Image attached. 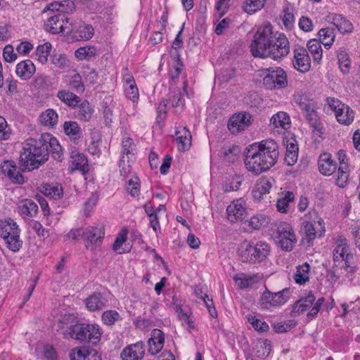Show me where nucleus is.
<instances>
[{
    "label": "nucleus",
    "mask_w": 360,
    "mask_h": 360,
    "mask_svg": "<svg viewBox=\"0 0 360 360\" xmlns=\"http://www.w3.org/2000/svg\"><path fill=\"white\" fill-rule=\"evenodd\" d=\"M316 110L317 109H314L313 111L308 112L305 115V117L311 127L317 131L321 133L322 125Z\"/></svg>",
    "instance_id": "864d4df0"
},
{
    "label": "nucleus",
    "mask_w": 360,
    "mask_h": 360,
    "mask_svg": "<svg viewBox=\"0 0 360 360\" xmlns=\"http://www.w3.org/2000/svg\"><path fill=\"white\" fill-rule=\"evenodd\" d=\"M290 295L291 292L289 288H284L279 292L272 293L270 307H278L284 304L289 300Z\"/></svg>",
    "instance_id": "4c0bfd02"
},
{
    "label": "nucleus",
    "mask_w": 360,
    "mask_h": 360,
    "mask_svg": "<svg viewBox=\"0 0 360 360\" xmlns=\"http://www.w3.org/2000/svg\"><path fill=\"white\" fill-rule=\"evenodd\" d=\"M269 223V219L263 215L253 216L249 221V225L255 230H259Z\"/></svg>",
    "instance_id": "6e6d98bb"
},
{
    "label": "nucleus",
    "mask_w": 360,
    "mask_h": 360,
    "mask_svg": "<svg viewBox=\"0 0 360 360\" xmlns=\"http://www.w3.org/2000/svg\"><path fill=\"white\" fill-rule=\"evenodd\" d=\"M120 319V314L115 310H108L103 313L102 320L108 326H111Z\"/></svg>",
    "instance_id": "13d9d810"
},
{
    "label": "nucleus",
    "mask_w": 360,
    "mask_h": 360,
    "mask_svg": "<svg viewBox=\"0 0 360 360\" xmlns=\"http://www.w3.org/2000/svg\"><path fill=\"white\" fill-rule=\"evenodd\" d=\"M276 33L270 24L258 28L250 44V51L255 57L266 58L274 43Z\"/></svg>",
    "instance_id": "7ed1b4c3"
},
{
    "label": "nucleus",
    "mask_w": 360,
    "mask_h": 360,
    "mask_svg": "<svg viewBox=\"0 0 360 360\" xmlns=\"http://www.w3.org/2000/svg\"><path fill=\"white\" fill-rule=\"evenodd\" d=\"M165 338L162 331L159 329H153L148 341V352L151 355L157 354L162 350Z\"/></svg>",
    "instance_id": "aec40b11"
},
{
    "label": "nucleus",
    "mask_w": 360,
    "mask_h": 360,
    "mask_svg": "<svg viewBox=\"0 0 360 360\" xmlns=\"http://www.w3.org/2000/svg\"><path fill=\"white\" fill-rule=\"evenodd\" d=\"M319 40L326 47H330L335 39V35L329 28H322L319 31Z\"/></svg>",
    "instance_id": "8fccbe9b"
},
{
    "label": "nucleus",
    "mask_w": 360,
    "mask_h": 360,
    "mask_svg": "<svg viewBox=\"0 0 360 360\" xmlns=\"http://www.w3.org/2000/svg\"><path fill=\"white\" fill-rule=\"evenodd\" d=\"M235 77V69L229 68L221 70L217 76L220 82H227Z\"/></svg>",
    "instance_id": "0e129e2a"
},
{
    "label": "nucleus",
    "mask_w": 360,
    "mask_h": 360,
    "mask_svg": "<svg viewBox=\"0 0 360 360\" xmlns=\"http://www.w3.org/2000/svg\"><path fill=\"white\" fill-rule=\"evenodd\" d=\"M145 354L143 342H138L127 347L121 353L123 360H140Z\"/></svg>",
    "instance_id": "6ab92c4d"
},
{
    "label": "nucleus",
    "mask_w": 360,
    "mask_h": 360,
    "mask_svg": "<svg viewBox=\"0 0 360 360\" xmlns=\"http://www.w3.org/2000/svg\"><path fill=\"white\" fill-rule=\"evenodd\" d=\"M71 29H72L73 38L76 40H89L94 34V30L90 25L82 24L77 28L71 27Z\"/></svg>",
    "instance_id": "c85d7f7f"
},
{
    "label": "nucleus",
    "mask_w": 360,
    "mask_h": 360,
    "mask_svg": "<svg viewBox=\"0 0 360 360\" xmlns=\"http://www.w3.org/2000/svg\"><path fill=\"white\" fill-rule=\"evenodd\" d=\"M38 211L37 205L32 200L25 199L21 202L18 207V212L23 217H33Z\"/></svg>",
    "instance_id": "7c9ffc66"
},
{
    "label": "nucleus",
    "mask_w": 360,
    "mask_h": 360,
    "mask_svg": "<svg viewBox=\"0 0 360 360\" xmlns=\"http://www.w3.org/2000/svg\"><path fill=\"white\" fill-rule=\"evenodd\" d=\"M72 160V169L82 171L84 173L86 172L88 168V160L83 153H80L77 150H73L70 156Z\"/></svg>",
    "instance_id": "cd10ccee"
},
{
    "label": "nucleus",
    "mask_w": 360,
    "mask_h": 360,
    "mask_svg": "<svg viewBox=\"0 0 360 360\" xmlns=\"http://www.w3.org/2000/svg\"><path fill=\"white\" fill-rule=\"evenodd\" d=\"M295 195L292 192L287 191L285 195L281 198H278L276 203L278 211L282 213H286L288 212V207L289 202L294 200Z\"/></svg>",
    "instance_id": "09e8293b"
},
{
    "label": "nucleus",
    "mask_w": 360,
    "mask_h": 360,
    "mask_svg": "<svg viewBox=\"0 0 360 360\" xmlns=\"http://www.w3.org/2000/svg\"><path fill=\"white\" fill-rule=\"evenodd\" d=\"M3 56L6 62L11 63L16 60L17 55L13 51V48L11 45H7L3 51Z\"/></svg>",
    "instance_id": "774afa93"
},
{
    "label": "nucleus",
    "mask_w": 360,
    "mask_h": 360,
    "mask_svg": "<svg viewBox=\"0 0 360 360\" xmlns=\"http://www.w3.org/2000/svg\"><path fill=\"white\" fill-rule=\"evenodd\" d=\"M0 236L4 238L9 250L18 252L22 246L20 229L16 222L11 219L0 221Z\"/></svg>",
    "instance_id": "423d86ee"
},
{
    "label": "nucleus",
    "mask_w": 360,
    "mask_h": 360,
    "mask_svg": "<svg viewBox=\"0 0 360 360\" xmlns=\"http://www.w3.org/2000/svg\"><path fill=\"white\" fill-rule=\"evenodd\" d=\"M47 160L48 148L43 134L39 139H30L23 143L19 158V165L22 171L37 169Z\"/></svg>",
    "instance_id": "f03ea898"
},
{
    "label": "nucleus",
    "mask_w": 360,
    "mask_h": 360,
    "mask_svg": "<svg viewBox=\"0 0 360 360\" xmlns=\"http://www.w3.org/2000/svg\"><path fill=\"white\" fill-rule=\"evenodd\" d=\"M310 266L307 263L297 267L296 273L294 275L295 281L300 284L303 285L309 281V272Z\"/></svg>",
    "instance_id": "a19ab883"
},
{
    "label": "nucleus",
    "mask_w": 360,
    "mask_h": 360,
    "mask_svg": "<svg viewBox=\"0 0 360 360\" xmlns=\"http://www.w3.org/2000/svg\"><path fill=\"white\" fill-rule=\"evenodd\" d=\"M41 193L46 196H50L53 198H60L63 195L61 187L45 184L42 186Z\"/></svg>",
    "instance_id": "603ef678"
},
{
    "label": "nucleus",
    "mask_w": 360,
    "mask_h": 360,
    "mask_svg": "<svg viewBox=\"0 0 360 360\" xmlns=\"http://www.w3.org/2000/svg\"><path fill=\"white\" fill-rule=\"evenodd\" d=\"M63 335L66 339H72L80 342H91L96 344L100 341L102 333L98 325L77 323L71 325L63 331Z\"/></svg>",
    "instance_id": "39448f33"
},
{
    "label": "nucleus",
    "mask_w": 360,
    "mask_h": 360,
    "mask_svg": "<svg viewBox=\"0 0 360 360\" xmlns=\"http://www.w3.org/2000/svg\"><path fill=\"white\" fill-rule=\"evenodd\" d=\"M307 49L314 61L319 63L322 58V48L321 42L317 39H310L307 43Z\"/></svg>",
    "instance_id": "79ce46f5"
},
{
    "label": "nucleus",
    "mask_w": 360,
    "mask_h": 360,
    "mask_svg": "<svg viewBox=\"0 0 360 360\" xmlns=\"http://www.w3.org/2000/svg\"><path fill=\"white\" fill-rule=\"evenodd\" d=\"M258 278L259 276L257 275L243 276V274H236L233 277V280L241 289L252 288L259 281Z\"/></svg>",
    "instance_id": "c9c22d12"
},
{
    "label": "nucleus",
    "mask_w": 360,
    "mask_h": 360,
    "mask_svg": "<svg viewBox=\"0 0 360 360\" xmlns=\"http://www.w3.org/2000/svg\"><path fill=\"white\" fill-rule=\"evenodd\" d=\"M139 179L136 177L134 179H131L129 181L128 186H127V191L131 196L136 197L138 196L140 192L139 190Z\"/></svg>",
    "instance_id": "bf43d9fd"
},
{
    "label": "nucleus",
    "mask_w": 360,
    "mask_h": 360,
    "mask_svg": "<svg viewBox=\"0 0 360 360\" xmlns=\"http://www.w3.org/2000/svg\"><path fill=\"white\" fill-rule=\"evenodd\" d=\"M176 136L179 149L182 151L188 150L192 142V136L189 130L186 127H183L176 131Z\"/></svg>",
    "instance_id": "a878e982"
},
{
    "label": "nucleus",
    "mask_w": 360,
    "mask_h": 360,
    "mask_svg": "<svg viewBox=\"0 0 360 360\" xmlns=\"http://www.w3.org/2000/svg\"><path fill=\"white\" fill-rule=\"evenodd\" d=\"M272 187L271 181L266 178L261 179L255 185L252 191V195L255 199L260 200L263 195L269 193Z\"/></svg>",
    "instance_id": "2f4dec72"
},
{
    "label": "nucleus",
    "mask_w": 360,
    "mask_h": 360,
    "mask_svg": "<svg viewBox=\"0 0 360 360\" xmlns=\"http://www.w3.org/2000/svg\"><path fill=\"white\" fill-rule=\"evenodd\" d=\"M338 60L340 70L344 74H347L349 71L350 68V60L347 53L343 49H340L338 52Z\"/></svg>",
    "instance_id": "de8ad7c7"
},
{
    "label": "nucleus",
    "mask_w": 360,
    "mask_h": 360,
    "mask_svg": "<svg viewBox=\"0 0 360 360\" xmlns=\"http://www.w3.org/2000/svg\"><path fill=\"white\" fill-rule=\"evenodd\" d=\"M133 140L128 137L123 140L122 141V155L125 156L127 158L130 159L129 155L133 156L131 151L133 150Z\"/></svg>",
    "instance_id": "69168bd1"
},
{
    "label": "nucleus",
    "mask_w": 360,
    "mask_h": 360,
    "mask_svg": "<svg viewBox=\"0 0 360 360\" xmlns=\"http://www.w3.org/2000/svg\"><path fill=\"white\" fill-rule=\"evenodd\" d=\"M247 319L248 321L256 330L259 332H266L269 330V325L266 322L257 319L255 316L248 315Z\"/></svg>",
    "instance_id": "4d7b16f0"
},
{
    "label": "nucleus",
    "mask_w": 360,
    "mask_h": 360,
    "mask_svg": "<svg viewBox=\"0 0 360 360\" xmlns=\"http://www.w3.org/2000/svg\"><path fill=\"white\" fill-rule=\"evenodd\" d=\"M43 139L48 148V156L51 154L53 159L58 162L63 160L62 148L58 140L49 134H44Z\"/></svg>",
    "instance_id": "4be33fe9"
},
{
    "label": "nucleus",
    "mask_w": 360,
    "mask_h": 360,
    "mask_svg": "<svg viewBox=\"0 0 360 360\" xmlns=\"http://www.w3.org/2000/svg\"><path fill=\"white\" fill-rule=\"evenodd\" d=\"M1 171L13 183H24V177L20 172L16 171V165L14 162L10 160L4 161L1 165Z\"/></svg>",
    "instance_id": "412c9836"
},
{
    "label": "nucleus",
    "mask_w": 360,
    "mask_h": 360,
    "mask_svg": "<svg viewBox=\"0 0 360 360\" xmlns=\"http://www.w3.org/2000/svg\"><path fill=\"white\" fill-rule=\"evenodd\" d=\"M332 23L342 34L349 33L353 30L352 24L341 15H335Z\"/></svg>",
    "instance_id": "72a5a7b5"
},
{
    "label": "nucleus",
    "mask_w": 360,
    "mask_h": 360,
    "mask_svg": "<svg viewBox=\"0 0 360 360\" xmlns=\"http://www.w3.org/2000/svg\"><path fill=\"white\" fill-rule=\"evenodd\" d=\"M228 219L231 222L243 221L247 216L245 203L242 199L233 200L226 208Z\"/></svg>",
    "instance_id": "2eb2a0df"
},
{
    "label": "nucleus",
    "mask_w": 360,
    "mask_h": 360,
    "mask_svg": "<svg viewBox=\"0 0 360 360\" xmlns=\"http://www.w3.org/2000/svg\"><path fill=\"white\" fill-rule=\"evenodd\" d=\"M337 155L340 166L335 176V184L339 187L344 188L347 185L349 178L348 166L346 162L347 155L343 150H340Z\"/></svg>",
    "instance_id": "dca6fc26"
},
{
    "label": "nucleus",
    "mask_w": 360,
    "mask_h": 360,
    "mask_svg": "<svg viewBox=\"0 0 360 360\" xmlns=\"http://www.w3.org/2000/svg\"><path fill=\"white\" fill-rule=\"evenodd\" d=\"M36 71L35 65L30 60L18 63L16 65V75L23 80L30 79Z\"/></svg>",
    "instance_id": "5701e85b"
},
{
    "label": "nucleus",
    "mask_w": 360,
    "mask_h": 360,
    "mask_svg": "<svg viewBox=\"0 0 360 360\" xmlns=\"http://www.w3.org/2000/svg\"><path fill=\"white\" fill-rule=\"evenodd\" d=\"M333 260L335 265H339L340 262H345L344 268L346 271H351L352 262L353 260V255L351 252L350 248L347 243L345 238H340L338 241V244L333 250Z\"/></svg>",
    "instance_id": "9d476101"
},
{
    "label": "nucleus",
    "mask_w": 360,
    "mask_h": 360,
    "mask_svg": "<svg viewBox=\"0 0 360 360\" xmlns=\"http://www.w3.org/2000/svg\"><path fill=\"white\" fill-rule=\"evenodd\" d=\"M72 73L70 76L68 85L70 89L76 93L82 94L84 91L85 87L82 81V77L75 70Z\"/></svg>",
    "instance_id": "58836bf2"
},
{
    "label": "nucleus",
    "mask_w": 360,
    "mask_h": 360,
    "mask_svg": "<svg viewBox=\"0 0 360 360\" xmlns=\"http://www.w3.org/2000/svg\"><path fill=\"white\" fill-rule=\"evenodd\" d=\"M104 234V229L102 226H89L84 229L83 239L86 242V248L91 250H95L101 244Z\"/></svg>",
    "instance_id": "f8f14e48"
},
{
    "label": "nucleus",
    "mask_w": 360,
    "mask_h": 360,
    "mask_svg": "<svg viewBox=\"0 0 360 360\" xmlns=\"http://www.w3.org/2000/svg\"><path fill=\"white\" fill-rule=\"evenodd\" d=\"M324 302L325 298L323 297L319 298L316 302H314L313 307L307 314L308 319L311 320L316 316Z\"/></svg>",
    "instance_id": "052dcab7"
},
{
    "label": "nucleus",
    "mask_w": 360,
    "mask_h": 360,
    "mask_svg": "<svg viewBox=\"0 0 360 360\" xmlns=\"http://www.w3.org/2000/svg\"><path fill=\"white\" fill-rule=\"evenodd\" d=\"M270 251V245L265 242L259 241L253 244L245 241L238 247L237 254L241 262L255 264L264 261Z\"/></svg>",
    "instance_id": "20e7f679"
},
{
    "label": "nucleus",
    "mask_w": 360,
    "mask_h": 360,
    "mask_svg": "<svg viewBox=\"0 0 360 360\" xmlns=\"http://www.w3.org/2000/svg\"><path fill=\"white\" fill-rule=\"evenodd\" d=\"M97 54V50L94 46L80 47L75 51V56L79 60H90Z\"/></svg>",
    "instance_id": "a18cd8bd"
},
{
    "label": "nucleus",
    "mask_w": 360,
    "mask_h": 360,
    "mask_svg": "<svg viewBox=\"0 0 360 360\" xmlns=\"http://www.w3.org/2000/svg\"><path fill=\"white\" fill-rule=\"evenodd\" d=\"M266 0H246L243 5L245 12L253 14L264 6Z\"/></svg>",
    "instance_id": "3c124183"
},
{
    "label": "nucleus",
    "mask_w": 360,
    "mask_h": 360,
    "mask_svg": "<svg viewBox=\"0 0 360 360\" xmlns=\"http://www.w3.org/2000/svg\"><path fill=\"white\" fill-rule=\"evenodd\" d=\"M126 96L135 102L139 98V91L136 84L124 86Z\"/></svg>",
    "instance_id": "e2e57ef3"
},
{
    "label": "nucleus",
    "mask_w": 360,
    "mask_h": 360,
    "mask_svg": "<svg viewBox=\"0 0 360 360\" xmlns=\"http://www.w3.org/2000/svg\"><path fill=\"white\" fill-rule=\"evenodd\" d=\"M119 168L120 174L123 176H128L131 172V166L129 164V159L122 155L120 163Z\"/></svg>",
    "instance_id": "680f3d73"
},
{
    "label": "nucleus",
    "mask_w": 360,
    "mask_h": 360,
    "mask_svg": "<svg viewBox=\"0 0 360 360\" xmlns=\"http://www.w3.org/2000/svg\"><path fill=\"white\" fill-rule=\"evenodd\" d=\"M301 232L304 234V239L308 243L317 237H321L325 232L323 219L319 218L318 221H304L301 228Z\"/></svg>",
    "instance_id": "4468645a"
},
{
    "label": "nucleus",
    "mask_w": 360,
    "mask_h": 360,
    "mask_svg": "<svg viewBox=\"0 0 360 360\" xmlns=\"http://www.w3.org/2000/svg\"><path fill=\"white\" fill-rule=\"evenodd\" d=\"M57 97L70 108H74L81 102V98L73 92L68 90H60L57 93Z\"/></svg>",
    "instance_id": "c756f323"
},
{
    "label": "nucleus",
    "mask_w": 360,
    "mask_h": 360,
    "mask_svg": "<svg viewBox=\"0 0 360 360\" xmlns=\"http://www.w3.org/2000/svg\"><path fill=\"white\" fill-rule=\"evenodd\" d=\"M77 107L78 119L84 122L89 121L94 112V110L89 102L86 100H81V102L77 105Z\"/></svg>",
    "instance_id": "473e14b6"
},
{
    "label": "nucleus",
    "mask_w": 360,
    "mask_h": 360,
    "mask_svg": "<svg viewBox=\"0 0 360 360\" xmlns=\"http://www.w3.org/2000/svg\"><path fill=\"white\" fill-rule=\"evenodd\" d=\"M278 146L273 139L263 140L248 148L244 163L246 169L255 175L269 170L277 162Z\"/></svg>",
    "instance_id": "f257e3e1"
},
{
    "label": "nucleus",
    "mask_w": 360,
    "mask_h": 360,
    "mask_svg": "<svg viewBox=\"0 0 360 360\" xmlns=\"http://www.w3.org/2000/svg\"><path fill=\"white\" fill-rule=\"evenodd\" d=\"M89 351L86 348L75 349L70 354V360H85Z\"/></svg>",
    "instance_id": "338daca9"
},
{
    "label": "nucleus",
    "mask_w": 360,
    "mask_h": 360,
    "mask_svg": "<svg viewBox=\"0 0 360 360\" xmlns=\"http://www.w3.org/2000/svg\"><path fill=\"white\" fill-rule=\"evenodd\" d=\"M65 133L73 140H78L82 134V131L77 122L68 121L63 124Z\"/></svg>",
    "instance_id": "f704fd0d"
},
{
    "label": "nucleus",
    "mask_w": 360,
    "mask_h": 360,
    "mask_svg": "<svg viewBox=\"0 0 360 360\" xmlns=\"http://www.w3.org/2000/svg\"><path fill=\"white\" fill-rule=\"evenodd\" d=\"M318 166L320 173L324 176L333 174L337 169V165L332 155L328 153H321L318 160Z\"/></svg>",
    "instance_id": "a211bd4d"
},
{
    "label": "nucleus",
    "mask_w": 360,
    "mask_h": 360,
    "mask_svg": "<svg viewBox=\"0 0 360 360\" xmlns=\"http://www.w3.org/2000/svg\"><path fill=\"white\" fill-rule=\"evenodd\" d=\"M44 27L46 32L53 34L68 33L72 31L69 18L63 13H58L49 17L44 22Z\"/></svg>",
    "instance_id": "1a4fd4ad"
},
{
    "label": "nucleus",
    "mask_w": 360,
    "mask_h": 360,
    "mask_svg": "<svg viewBox=\"0 0 360 360\" xmlns=\"http://www.w3.org/2000/svg\"><path fill=\"white\" fill-rule=\"evenodd\" d=\"M108 300L101 292H94L86 300V305L90 311L101 310L107 305Z\"/></svg>",
    "instance_id": "393cba45"
},
{
    "label": "nucleus",
    "mask_w": 360,
    "mask_h": 360,
    "mask_svg": "<svg viewBox=\"0 0 360 360\" xmlns=\"http://www.w3.org/2000/svg\"><path fill=\"white\" fill-rule=\"evenodd\" d=\"M41 122L46 127L54 126L58 121V114L52 109H48L40 115Z\"/></svg>",
    "instance_id": "49530a36"
},
{
    "label": "nucleus",
    "mask_w": 360,
    "mask_h": 360,
    "mask_svg": "<svg viewBox=\"0 0 360 360\" xmlns=\"http://www.w3.org/2000/svg\"><path fill=\"white\" fill-rule=\"evenodd\" d=\"M294 68L301 72H307L311 66V59L307 50L299 46L294 50Z\"/></svg>",
    "instance_id": "f3484780"
},
{
    "label": "nucleus",
    "mask_w": 360,
    "mask_h": 360,
    "mask_svg": "<svg viewBox=\"0 0 360 360\" xmlns=\"http://www.w3.org/2000/svg\"><path fill=\"white\" fill-rule=\"evenodd\" d=\"M294 101L300 106L305 115L318 108L316 103L306 94H295L294 96Z\"/></svg>",
    "instance_id": "bb28decb"
},
{
    "label": "nucleus",
    "mask_w": 360,
    "mask_h": 360,
    "mask_svg": "<svg viewBox=\"0 0 360 360\" xmlns=\"http://www.w3.org/2000/svg\"><path fill=\"white\" fill-rule=\"evenodd\" d=\"M127 233L128 231L126 228L122 229L112 245L113 250H115L119 254H122L124 252V250L122 248V245L127 240Z\"/></svg>",
    "instance_id": "5fc2aeb1"
},
{
    "label": "nucleus",
    "mask_w": 360,
    "mask_h": 360,
    "mask_svg": "<svg viewBox=\"0 0 360 360\" xmlns=\"http://www.w3.org/2000/svg\"><path fill=\"white\" fill-rule=\"evenodd\" d=\"M252 115L243 112L233 114L228 122V128L232 134H238L244 131L251 124Z\"/></svg>",
    "instance_id": "ddd939ff"
},
{
    "label": "nucleus",
    "mask_w": 360,
    "mask_h": 360,
    "mask_svg": "<svg viewBox=\"0 0 360 360\" xmlns=\"http://www.w3.org/2000/svg\"><path fill=\"white\" fill-rule=\"evenodd\" d=\"M51 48L52 46L49 42H46L37 47L35 55L37 57V60L40 63L45 64L47 63Z\"/></svg>",
    "instance_id": "37998d69"
},
{
    "label": "nucleus",
    "mask_w": 360,
    "mask_h": 360,
    "mask_svg": "<svg viewBox=\"0 0 360 360\" xmlns=\"http://www.w3.org/2000/svg\"><path fill=\"white\" fill-rule=\"evenodd\" d=\"M316 301L314 295L309 292L306 296L301 297L292 306V313L300 314L309 309Z\"/></svg>",
    "instance_id": "b1692460"
},
{
    "label": "nucleus",
    "mask_w": 360,
    "mask_h": 360,
    "mask_svg": "<svg viewBox=\"0 0 360 360\" xmlns=\"http://www.w3.org/2000/svg\"><path fill=\"white\" fill-rule=\"evenodd\" d=\"M335 116L339 123L345 125L350 124L354 120V112L348 105L336 111Z\"/></svg>",
    "instance_id": "ea45409f"
},
{
    "label": "nucleus",
    "mask_w": 360,
    "mask_h": 360,
    "mask_svg": "<svg viewBox=\"0 0 360 360\" xmlns=\"http://www.w3.org/2000/svg\"><path fill=\"white\" fill-rule=\"evenodd\" d=\"M276 40L269 49L268 57L274 60H278L287 56L290 51L289 41L287 37L281 33L276 32Z\"/></svg>",
    "instance_id": "9b49d317"
},
{
    "label": "nucleus",
    "mask_w": 360,
    "mask_h": 360,
    "mask_svg": "<svg viewBox=\"0 0 360 360\" xmlns=\"http://www.w3.org/2000/svg\"><path fill=\"white\" fill-rule=\"evenodd\" d=\"M274 237L283 250L290 251L296 242L295 235L292 226L286 222H280L276 225Z\"/></svg>",
    "instance_id": "0eeeda50"
},
{
    "label": "nucleus",
    "mask_w": 360,
    "mask_h": 360,
    "mask_svg": "<svg viewBox=\"0 0 360 360\" xmlns=\"http://www.w3.org/2000/svg\"><path fill=\"white\" fill-rule=\"evenodd\" d=\"M263 78V84L269 89H282L288 85L287 75L281 68H269Z\"/></svg>",
    "instance_id": "6e6552de"
},
{
    "label": "nucleus",
    "mask_w": 360,
    "mask_h": 360,
    "mask_svg": "<svg viewBox=\"0 0 360 360\" xmlns=\"http://www.w3.org/2000/svg\"><path fill=\"white\" fill-rule=\"evenodd\" d=\"M270 122L275 128L281 127L284 129H287L290 124V117L284 112H278L273 115Z\"/></svg>",
    "instance_id": "e433bc0d"
},
{
    "label": "nucleus",
    "mask_w": 360,
    "mask_h": 360,
    "mask_svg": "<svg viewBox=\"0 0 360 360\" xmlns=\"http://www.w3.org/2000/svg\"><path fill=\"white\" fill-rule=\"evenodd\" d=\"M271 351V342L268 340H259L256 345V355L259 358L267 357Z\"/></svg>",
    "instance_id": "c03bdc74"
}]
</instances>
